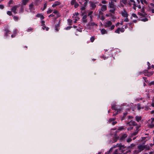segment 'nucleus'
Listing matches in <instances>:
<instances>
[{"label": "nucleus", "instance_id": "nucleus-1", "mask_svg": "<svg viewBox=\"0 0 154 154\" xmlns=\"http://www.w3.org/2000/svg\"><path fill=\"white\" fill-rule=\"evenodd\" d=\"M110 1V2H109L108 7L111 9H110L109 11L111 13L114 14L115 13L116 9V6L115 5V3L112 0Z\"/></svg>", "mask_w": 154, "mask_h": 154}, {"label": "nucleus", "instance_id": "nucleus-2", "mask_svg": "<svg viewBox=\"0 0 154 154\" xmlns=\"http://www.w3.org/2000/svg\"><path fill=\"white\" fill-rule=\"evenodd\" d=\"M127 125H128L130 127L127 128L128 131H131L133 129V126H139L137 125V123L134 121L131 120L130 122H126Z\"/></svg>", "mask_w": 154, "mask_h": 154}, {"label": "nucleus", "instance_id": "nucleus-3", "mask_svg": "<svg viewBox=\"0 0 154 154\" xmlns=\"http://www.w3.org/2000/svg\"><path fill=\"white\" fill-rule=\"evenodd\" d=\"M137 14L140 16L141 18L145 17L144 18L140 20L141 21L143 22H146L148 21V19L146 17L147 14L146 13H143L140 12H138Z\"/></svg>", "mask_w": 154, "mask_h": 154}, {"label": "nucleus", "instance_id": "nucleus-4", "mask_svg": "<svg viewBox=\"0 0 154 154\" xmlns=\"http://www.w3.org/2000/svg\"><path fill=\"white\" fill-rule=\"evenodd\" d=\"M132 5L133 8L134 10H135L136 7H137V5L136 4L135 1L134 0H132L130 2H129V1H128V6L129 7H131Z\"/></svg>", "mask_w": 154, "mask_h": 154}, {"label": "nucleus", "instance_id": "nucleus-5", "mask_svg": "<svg viewBox=\"0 0 154 154\" xmlns=\"http://www.w3.org/2000/svg\"><path fill=\"white\" fill-rule=\"evenodd\" d=\"M116 146L118 147L117 149H118V151H119L120 154H122L124 152V149H125V147L124 146V145L123 146L121 144H117Z\"/></svg>", "mask_w": 154, "mask_h": 154}, {"label": "nucleus", "instance_id": "nucleus-6", "mask_svg": "<svg viewBox=\"0 0 154 154\" xmlns=\"http://www.w3.org/2000/svg\"><path fill=\"white\" fill-rule=\"evenodd\" d=\"M121 14L124 17H128L129 14L125 8L123 9V11H121Z\"/></svg>", "mask_w": 154, "mask_h": 154}, {"label": "nucleus", "instance_id": "nucleus-7", "mask_svg": "<svg viewBox=\"0 0 154 154\" xmlns=\"http://www.w3.org/2000/svg\"><path fill=\"white\" fill-rule=\"evenodd\" d=\"M90 9L91 10H94L97 6L96 3L92 2H90Z\"/></svg>", "mask_w": 154, "mask_h": 154}, {"label": "nucleus", "instance_id": "nucleus-8", "mask_svg": "<svg viewBox=\"0 0 154 154\" xmlns=\"http://www.w3.org/2000/svg\"><path fill=\"white\" fill-rule=\"evenodd\" d=\"M19 6L17 5H16L13 7L11 9V10L12 12H14V14L17 13V8L19 7Z\"/></svg>", "mask_w": 154, "mask_h": 154}, {"label": "nucleus", "instance_id": "nucleus-9", "mask_svg": "<svg viewBox=\"0 0 154 154\" xmlns=\"http://www.w3.org/2000/svg\"><path fill=\"white\" fill-rule=\"evenodd\" d=\"M87 26H97V25L95 23L93 22V19L92 20L91 19H90V21L88 23Z\"/></svg>", "mask_w": 154, "mask_h": 154}, {"label": "nucleus", "instance_id": "nucleus-10", "mask_svg": "<svg viewBox=\"0 0 154 154\" xmlns=\"http://www.w3.org/2000/svg\"><path fill=\"white\" fill-rule=\"evenodd\" d=\"M140 125H139V126H137L136 127V131L135 132H133L132 135V136H135L136 135H137L139 131L140 130V129H139V128H140Z\"/></svg>", "mask_w": 154, "mask_h": 154}, {"label": "nucleus", "instance_id": "nucleus-11", "mask_svg": "<svg viewBox=\"0 0 154 154\" xmlns=\"http://www.w3.org/2000/svg\"><path fill=\"white\" fill-rule=\"evenodd\" d=\"M79 3L82 5L83 4V5L84 6H86L87 5L88 2L89 0H80Z\"/></svg>", "mask_w": 154, "mask_h": 154}, {"label": "nucleus", "instance_id": "nucleus-12", "mask_svg": "<svg viewBox=\"0 0 154 154\" xmlns=\"http://www.w3.org/2000/svg\"><path fill=\"white\" fill-rule=\"evenodd\" d=\"M87 15H85L83 16L82 20V23H85L87 22Z\"/></svg>", "mask_w": 154, "mask_h": 154}, {"label": "nucleus", "instance_id": "nucleus-13", "mask_svg": "<svg viewBox=\"0 0 154 154\" xmlns=\"http://www.w3.org/2000/svg\"><path fill=\"white\" fill-rule=\"evenodd\" d=\"M112 25V22L110 21H109L105 23L104 27L105 28H107L110 26Z\"/></svg>", "mask_w": 154, "mask_h": 154}, {"label": "nucleus", "instance_id": "nucleus-14", "mask_svg": "<svg viewBox=\"0 0 154 154\" xmlns=\"http://www.w3.org/2000/svg\"><path fill=\"white\" fill-rule=\"evenodd\" d=\"M111 109L113 110H115L117 111V112H119L121 111V109H118L117 108L115 104H113L112 106Z\"/></svg>", "mask_w": 154, "mask_h": 154}, {"label": "nucleus", "instance_id": "nucleus-15", "mask_svg": "<svg viewBox=\"0 0 154 154\" xmlns=\"http://www.w3.org/2000/svg\"><path fill=\"white\" fill-rule=\"evenodd\" d=\"M146 145L143 146L142 145H140L138 147V149L139 150V151H140V152L141 151L145 149L146 148Z\"/></svg>", "mask_w": 154, "mask_h": 154}, {"label": "nucleus", "instance_id": "nucleus-16", "mask_svg": "<svg viewBox=\"0 0 154 154\" xmlns=\"http://www.w3.org/2000/svg\"><path fill=\"white\" fill-rule=\"evenodd\" d=\"M100 6H101L100 10H102V11H104L107 10V7L106 5L101 4Z\"/></svg>", "mask_w": 154, "mask_h": 154}, {"label": "nucleus", "instance_id": "nucleus-17", "mask_svg": "<svg viewBox=\"0 0 154 154\" xmlns=\"http://www.w3.org/2000/svg\"><path fill=\"white\" fill-rule=\"evenodd\" d=\"M93 13V11H89L88 12V15H87V16H89V17L90 18V19H91V20H92L93 17V15H92Z\"/></svg>", "mask_w": 154, "mask_h": 154}, {"label": "nucleus", "instance_id": "nucleus-18", "mask_svg": "<svg viewBox=\"0 0 154 154\" xmlns=\"http://www.w3.org/2000/svg\"><path fill=\"white\" fill-rule=\"evenodd\" d=\"M60 4H61V3L60 2L58 1H55L54 2V4H53L52 5V7L53 8H54L57 6L59 5H60Z\"/></svg>", "mask_w": 154, "mask_h": 154}, {"label": "nucleus", "instance_id": "nucleus-19", "mask_svg": "<svg viewBox=\"0 0 154 154\" xmlns=\"http://www.w3.org/2000/svg\"><path fill=\"white\" fill-rule=\"evenodd\" d=\"M29 9L31 11L32 10H35L34 5L33 2L32 3L29 5Z\"/></svg>", "mask_w": 154, "mask_h": 154}, {"label": "nucleus", "instance_id": "nucleus-20", "mask_svg": "<svg viewBox=\"0 0 154 154\" xmlns=\"http://www.w3.org/2000/svg\"><path fill=\"white\" fill-rule=\"evenodd\" d=\"M29 1V0H22L21 5H26Z\"/></svg>", "mask_w": 154, "mask_h": 154}, {"label": "nucleus", "instance_id": "nucleus-21", "mask_svg": "<svg viewBox=\"0 0 154 154\" xmlns=\"http://www.w3.org/2000/svg\"><path fill=\"white\" fill-rule=\"evenodd\" d=\"M148 127L150 128H153L154 127V123L151 122L148 125Z\"/></svg>", "mask_w": 154, "mask_h": 154}, {"label": "nucleus", "instance_id": "nucleus-22", "mask_svg": "<svg viewBox=\"0 0 154 154\" xmlns=\"http://www.w3.org/2000/svg\"><path fill=\"white\" fill-rule=\"evenodd\" d=\"M36 16L38 17H40L41 20H43L45 18L44 16L40 14H37Z\"/></svg>", "mask_w": 154, "mask_h": 154}, {"label": "nucleus", "instance_id": "nucleus-23", "mask_svg": "<svg viewBox=\"0 0 154 154\" xmlns=\"http://www.w3.org/2000/svg\"><path fill=\"white\" fill-rule=\"evenodd\" d=\"M128 135L126 134H122L121 137L120 139L121 140H123L125 138L127 137Z\"/></svg>", "mask_w": 154, "mask_h": 154}, {"label": "nucleus", "instance_id": "nucleus-24", "mask_svg": "<svg viewBox=\"0 0 154 154\" xmlns=\"http://www.w3.org/2000/svg\"><path fill=\"white\" fill-rule=\"evenodd\" d=\"M141 119L142 117L140 116H136L135 117V120L137 122H139Z\"/></svg>", "mask_w": 154, "mask_h": 154}, {"label": "nucleus", "instance_id": "nucleus-25", "mask_svg": "<svg viewBox=\"0 0 154 154\" xmlns=\"http://www.w3.org/2000/svg\"><path fill=\"white\" fill-rule=\"evenodd\" d=\"M115 137L113 138V141L114 142H116L118 139L119 138V137L117 134H115Z\"/></svg>", "mask_w": 154, "mask_h": 154}, {"label": "nucleus", "instance_id": "nucleus-26", "mask_svg": "<svg viewBox=\"0 0 154 154\" xmlns=\"http://www.w3.org/2000/svg\"><path fill=\"white\" fill-rule=\"evenodd\" d=\"M153 72H149L147 74H145V75L146 76L148 77H150L153 74Z\"/></svg>", "mask_w": 154, "mask_h": 154}, {"label": "nucleus", "instance_id": "nucleus-27", "mask_svg": "<svg viewBox=\"0 0 154 154\" xmlns=\"http://www.w3.org/2000/svg\"><path fill=\"white\" fill-rule=\"evenodd\" d=\"M120 2H122L125 5H128V2L127 0H121Z\"/></svg>", "mask_w": 154, "mask_h": 154}, {"label": "nucleus", "instance_id": "nucleus-28", "mask_svg": "<svg viewBox=\"0 0 154 154\" xmlns=\"http://www.w3.org/2000/svg\"><path fill=\"white\" fill-rule=\"evenodd\" d=\"M123 116L121 118V120H123L125 119V118L126 116V115L128 114V112H124L123 114Z\"/></svg>", "mask_w": 154, "mask_h": 154}, {"label": "nucleus", "instance_id": "nucleus-29", "mask_svg": "<svg viewBox=\"0 0 154 154\" xmlns=\"http://www.w3.org/2000/svg\"><path fill=\"white\" fill-rule=\"evenodd\" d=\"M135 146V144L132 143L131 144L130 146H129L128 149H133L134 148Z\"/></svg>", "mask_w": 154, "mask_h": 154}, {"label": "nucleus", "instance_id": "nucleus-30", "mask_svg": "<svg viewBox=\"0 0 154 154\" xmlns=\"http://www.w3.org/2000/svg\"><path fill=\"white\" fill-rule=\"evenodd\" d=\"M141 3L143 5H146L147 4V2L146 0H140Z\"/></svg>", "mask_w": 154, "mask_h": 154}, {"label": "nucleus", "instance_id": "nucleus-31", "mask_svg": "<svg viewBox=\"0 0 154 154\" xmlns=\"http://www.w3.org/2000/svg\"><path fill=\"white\" fill-rule=\"evenodd\" d=\"M101 34H107V32L104 29H102L101 30Z\"/></svg>", "mask_w": 154, "mask_h": 154}, {"label": "nucleus", "instance_id": "nucleus-32", "mask_svg": "<svg viewBox=\"0 0 154 154\" xmlns=\"http://www.w3.org/2000/svg\"><path fill=\"white\" fill-rule=\"evenodd\" d=\"M6 31V33L5 34V36H8V34H10V31H9L8 29H6L5 30Z\"/></svg>", "mask_w": 154, "mask_h": 154}, {"label": "nucleus", "instance_id": "nucleus-33", "mask_svg": "<svg viewBox=\"0 0 154 154\" xmlns=\"http://www.w3.org/2000/svg\"><path fill=\"white\" fill-rule=\"evenodd\" d=\"M60 26H59L58 25H55V29L57 32L58 31L59 29V28Z\"/></svg>", "mask_w": 154, "mask_h": 154}, {"label": "nucleus", "instance_id": "nucleus-34", "mask_svg": "<svg viewBox=\"0 0 154 154\" xmlns=\"http://www.w3.org/2000/svg\"><path fill=\"white\" fill-rule=\"evenodd\" d=\"M77 2L76 0H71L70 2V4L72 5H73Z\"/></svg>", "mask_w": 154, "mask_h": 154}, {"label": "nucleus", "instance_id": "nucleus-35", "mask_svg": "<svg viewBox=\"0 0 154 154\" xmlns=\"http://www.w3.org/2000/svg\"><path fill=\"white\" fill-rule=\"evenodd\" d=\"M24 12V8L23 6H21L20 7V9L19 10V12L20 13H22Z\"/></svg>", "mask_w": 154, "mask_h": 154}, {"label": "nucleus", "instance_id": "nucleus-36", "mask_svg": "<svg viewBox=\"0 0 154 154\" xmlns=\"http://www.w3.org/2000/svg\"><path fill=\"white\" fill-rule=\"evenodd\" d=\"M116 118H110L109 119V122L110 123L112 122H113L116 119Z\"/></svg>", "mask_w": 154, "mask_h": 154}, {"label": "nucleus", "instance_id": "nucleus-37", "mask_svg": "<svg viewBox=\"0 0 154 154\" xmlns=\"http://www.w3.org/2000/svg\"><path fill=\"white\" fill-rule=\"evenodd\" d=\"M68 22L69 23V25H72V20L70 19H69L67 20Z\"/></svg>", "mask_w": 154, "mask_h": 154}, {"label": "nucleus", "instance_id": "nucleus-38", "mask_svg": "<svg viewBox=\"0 0 154 154\" xmlns=\"http://www.w3.org/2000/svg\"><path fill=\"white\" fill-rule=\"evenodd\" d=\"M120 28L118 27V29L115 31V32L119 34L120 33Z\"/></svg>", "mask_w": 154, "mask_h": 154}, {"label": "nucleus", "instance_id": "nucleus-39", "mask_svg": "<svg viewBox=\"0 0 154 154\" xmlns=\"http://www.w3.org/2000/svg\"><path fill=\"white\" fill-rule=\"evenodd\" d=\"M13 19L14 20L16 21H17L19 19V18L18 16H14L13 17Z\"/></svg>", "mask_w": 154, "mask_h": 154}, {"label": "nucleus", "instance_id": "nucleus-40", "mask_svg": "<svg viewBox=\"0 0 154 154\" xmlns=\"http://www.w3.org/2000/svg\"><path fill=\"white\" fill-rule=\"evenodd\" d=\"M103 11L100 9L99 11V14L100 16H102L103 15Z\"/></svg>", "mask_w": 154, "mask_h": 154}, {"label": "nucleus", "instance_id": "nucleus-41", "mask_svg": "<svg viewBox=\"0 0 154 154\" xmlns=\"http://www.w3.org/2000/svg\"><path fill=\"white\" fill-rule=\"evenodd\" d=\"M137 108L138 110H140L141 109H143L144 108V107H141V106L139 104H138L137 105Z\"/></svg>", "mask_w": 154, "mask_h": 154}, {"label": "nucleus", "instance_id": "nucleus-42", "mask_svg": "<svg viewBox=\"0 0 154 154\" xmlns=\"http://www.w3.org/2000/svg\"><path fill=\"white\" fill-rule=\"evenodd\" d=\"M42 28L43 30H45V29L46 31H48L49 29L48 27H46V26H45V25L43 26V27H42Z\"/></svg>", "mask_w": 154, "mask_h": 154}, {"label": "nucleus", "instance_id": "nucleus-43", "mask_svg": "<svg viewBox=\"0 0 154 154\" xmlns=\"http://www.w3.org/2000/svg\"><path fill=\"white\" fill-rule=\"evenodd\" d=\"M95 39V38L94 36H92L90 38L91 42H93L94 41Z\"/></svg>", "mask_w": 154, "mask_h": 154}, {"label": "nucleus", "instance_id": "nucleus-44", "mask_svg": "<svg viewBox=\"0 0 154 154\" xmlns=\"http://www.w3.org/2000/svg\"><path fill=\"white\" fill-rule=\"evenodd\" d=\"M74 5L75 8H77L79 6V4L77 2H76Z\"/></svg>", "mask_w": 154, "mask_h": 154}, {"label": "nucleus", "instance_id": "nucleus-45", "mask_svg": "<svg viewBox=\"0 0 154 154\" xmlns=\"http://www.w3.org/2000/svg\"><path fill=\"white\" fill-rule=\"evenodd\" d=\"M140 12L143 13H146L145 11V7H143L141 9Z\"/></svg>", "mask_w": 154, "mask_h": 154}, {"label": "nucleus", "instance_id": "nucleus-46", "mask_svg": "<svg viewBox=\"0 0 154 154\" xmlns=\"http://www.w3.org/2000/svg\"><path fill=\"white\" fill-rule=\"evenodd\" d=\"M140 152V151H139V150H135L133 151L134 154H137Z\"/></svg>", "mask_w": 154, "mask_h": 154}, {"label": "nucleus", "instance_id": "nucleus-47", "mask_svg": "<svg viewBox=\"0 0 154 154\" xmlns=\"http://www.w3.org/2000/svg\"><path fill=\"white\" fill-rule=\"evenodd\" d=\"M53 11V10L50 9H49L47 11V14H50Z\"/></svg>", "mask_w": 154, "mask_h": 154}, {"label": "nucleus", "instance_id": "nucleus-48", "mask_svg": "<svg viewBox=\"0 0 154 154\" xmlns=\"http://www.w3.org/2000/svg\"><path fill=\"white\" fill-rule=\"evenodd\" d=\"M7 14L9 16H12V15L11 12L10 11H8L7 12Z\"/></svg>", "mask_w": 154, "mask_h": 154}, {"label": "nucleus", "instance_id": "nucleus-49", "mask_svg": "<svg viewBox=\"0 0 154 154\" xmlns=\"http://www.w3.org/2000/svg\"><path fill=\"white\" fill-rule=\"evenodd\" d=\"M115 27V26L114 25H112L111 26V27L109 28V29L110 30H112Z\"/></svg>", "mask_w": 154, "mask_h": 154}, {"label": "nucleus", "instance_id": "nucleus-50", "mask_svg": "<svg viewBox=\"0 0 154 154\" xmlns=\"http://www.w3.org/2000/svg\"><path fill=\"white\" fill-rule=\"evenodd\" d=\"M114 153V154H120V153L118 151V149H117L115 150Z\"/></svg>", "mask_w": 154, "mask_h": 154}, {"label": "nucleus", "instance_id": "nucleus-51", "mask_svg": "<svg viewBox=\"0 0 154 154\" xmlns=\"http://www.w3.org/2000/svg\"><path fill=\"white\" fill-rule=\"evenodd\" d=\"M149 109H150L149 107L148 106H146L145 107V110L146 111L149 110Z\"/></svg>", "mask_w": 154, "mask_h": 154}, {"label": "nucleus", "instance_id": "nucleus-52", "mask_svg": "<svg viewBox=\"0 0 154 154\" xmlns=\"http://www.w3.org/2000/svg\"><path fill=\"white\" fill-rule=\"evenodd\" d=\"M132 17H134V18H138V17L137 16V15H136V14H134V13H133L132 14Z\"/></svg>", "mask_w": 154, "mask_h": 154}, {"label": "nucleus", "instance_id": "nucleus-53", "mask_svg": "<svg viewBox=\"0 0 154 154\" xmlns=\"http://www.w3.org/2000/svg\"><path fill=\"white\" fill-rule=\"evenodd\" d=\"M112 14L111 13H109L108 14H106V16L107 17H112Z\"/></svg>", "mask_w": 154, "mask_h": 154}, {"label": "nucleus", "instance_id": "nucleus-54", "mask_svg": "<svg viewBox=\"0 0 154 154\" xmlns=\"http://www.w3.org/2000/svg\"><path fill=\"white\" fill-rule=\"evenodd\" d=\"M132 140L131 138H128L127 140V142H130L132 141Z\"/></svg>", "mask_w": 154, "mask_h": 154}, {"label": "nucleus", "instance_id": "nucleus-55", "mask_svg": "<svg viewBox=\"0 0 154 154\" xmlns=\"http://www.w3.org/2000/svg\"><path fill=\"white\" fill-rule=\"evenodd\" d=\"M58 12H59L57 11V10H54L53 12V13L56 14L58 13Z\"/></svg>", "mask_w": 154, "mask_h": 154}, {"label": "nucleus", "instance_id": "nucleus-56", "mask_svg": "<svg viewBox=\"0 0 154 154\" xmlns=\"http://www.w3.org/2000/svg\"><path fill=\"white\" fill-rule=\"evenodd\" d=\"M47 4L46 3L44 4V8L42 10L43 11H44L45 9H46L47 7Z\"/></svg>", "mask_w": 154, "mask_h": 154}, {"label": "nucleus", "instance_id": "nucleus-57", "mask_svg": "<svg viewBox=\"0 0 154 154\" xmlns=\"http://www.w3.org/2000/svg\"><path fill=\"white\" fill-rule=\"evenodd\" d=\"M105 19V17L103 15L101 16V17H100V19L101 20H103Z\"/></svg>", "mask_w": 154, "mask_h": 154}, {"label": "nucleus", "instance_id": "nucleus-58", "mask_svg": "<svg viewBox=\"0 0 154 154\" xmlns=\"http://www.w3.org/2000/svg\"><path fill=\"white\" fill-rule=\"evenodd\" d=\"M101 3L103 4H106L107 3V2L106 0H103L101 2Z\"/></svg>", "mask_w": 154, "mask_h": 154}, {"label": "nucleus", "instance_id": "nucleus-59", "mask_svg": "<svg viewBox=\"0 0 154 154\" xmlns=\"http://www.w3.org/2000/svg\"><path fill=\"white\" fill-rule=\"evenodd\" d=\"M143 73L146 74L148 73L149 71H148V69H146V70H144L143 71Z\"/></svg>", "mask_w": 154, "mask_h": 154}, {"label": "nucleus", "instance_id": "nucleus-60", "mask_svg": "<svg viewBox=\"0 0 154 154\" xmlns=\"http://www.w3.org/2000/svg\"><path fill=\"white\" fill-rule=\"evenodd\" d=\"M13 0H10L8 2V4L9 5L12 4L13 3Z\"/></svg>", "mask_w": 154, "mask_h": 154}, {"label": "nucleus", "instance_id": "nucleus-61", "mask_svg": "<svg viewBox=\"0 0 154 154\" xmlns=\"http://www.w3.org/2000/svg\"><path fill=\"white\" fill-rule=\"evenodd\" d=\"M152 85H154V81H152L148 84V85L151 86Z\"/></svg>", "mask_w": 154, "mask_h": 154}, {"label": "nucleus", "instance_id": "nucleus-62", "mask_svg": "<svg viewBox=\"0 0 154 154\" xmlns=\"http://www.w3.org/2000/svg\"><path fill=\"white\" fill-rule=\"evenodd\" d=\"M129 21V20L128 17L126 18L124 20V21L125 22H128Z\"/></svg>", "mask_w": 154, "mask_h": 154}, {"label": "nucleus", "instance_id": "nucleus-63", "mask_svg": "<svg viewBox=\"0 0 154 154\" xmlns=\"http://www.w3.org/2000/svg\"><path fill=\"white\" fill-rule=\"evenodd\" d=\"M56 15H57V18L61 16V15L59 12L58 13H57V14H56Z\"/></svg>", "mask_w": 154, "mask_h": 154}, {"label": "nucleus", "instance_id": "nucleus-64", "mask_svg": "<svg viewBox=\"0 0 154 154\" xmlns=\"http://www.w3.org/2000/svg\"><path fill=\"white\" fill-rule=\"evenodd\" d=\"M151 105L152 107H154V99H153V100L152 101V103Z\"/></svg>", "mask_w": 154, "mask_h": 154}]
</instances>
